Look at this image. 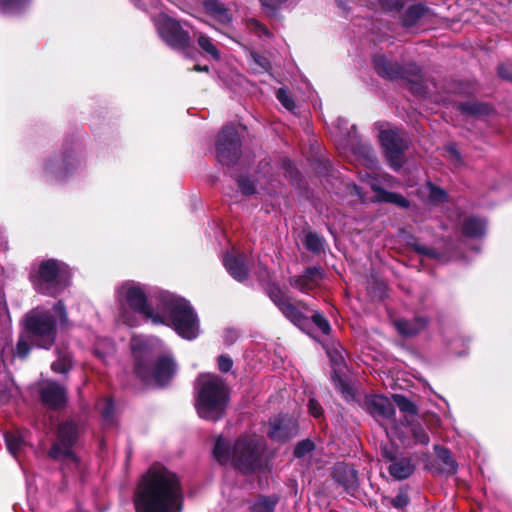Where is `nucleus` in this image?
<instances>
[{
	"instance_id": "54",
	"label": "nucleus",
	"mask_w": 512,
	"mask_h": 512,
	"mask_svg": "<svg viewBox=\"0 0 512 512\" xmlns=\"http://www.w3.org/2000/svg\"><path fill=\"white\" fill-rule=\"evenodd\" d=\"M334 142L338 150H340L341 152H346L348 143V139L346 137L335 135Z\"/></svg>"
},
{
	"instance_id": "13",
	"label": "nucleus",
	"mask_w": 512,
	"mask_h": 512,
	"mask_svg": "<svg viewBox=\"0 0 512 512\" xmlns=\"http://www.w3.org/2000/svg\"><path fill=\"white\" fill-rule=\"evenodd\" d=\"M298 425L296 421L288 416H277L270 421V438L275 441L284 442L296 436Z\"/></svg>"
},
{
	"instance_id": "52",
	"label": "nucleus",
	"mask_w": 512,
	"mask_h": 512,
	"mask_svg": "<svg viewBox=\"0 0 512 512\" xmlns=\"http://www.w3.org/2000/svg\"><path fill=\"white\" fill-rule=\"evenodd\" d=\"M288 0H260L263 7L269 10H276L278 9L282 4L286 3Z\"/></svg>"
},
{
	"instance_id": "61",
	"label": "nucleus",
	"mask_w": 512,
	"mask_h": 512,
	"mask_svg": "<svg viewBox=\"0 0 512 512\" xmlns=\"http://www.w3.org/2000/svg\"><path fill=\"white\" fill-rule=\"evenodd\" d=\"M7 358V348H4L2 351V360L5 362Z\"/></svg>"
},
{
	"instance_id": "39",
	"label": "nucleus",
	"mask_w": 512,
	"mask_h": 512,
	"mask_svg": "<svg viewBox=\"0 0 512 512\" xmlns=\"http://www.w3.org/2000/svg\"><path fill=\"white\" fill-rule=\"evenodd\" d=\"M276 97L284 108L290 112H294L296 108L295 102L284 88L278 89Z\"/></svg>"
},
{
	"instance_id": "35",
	"label": "nucleus",
	"mask_w": 512,
	"mask_h": 512,
	"mask_svg": "<svg viewBox=\"0 0 512 512\" xmlns=\"http://www.w3.org/2000/svg\"><path fill=\"white\" fill-rule=\"evenodd\" d=\"M384 499L389 500L391 506L398 510L405 509L410 503L408 493L404 489H400L398 494L394 498L389 499L388 497H385Z\"/></svg>"
},
{
	"instance_id": "60",
	"label": "nucleus",
	"mask_w": 512,
	"mask_h": 512,
	"mask_svg": "<svg viewBox=\"0 0 512 512\" xmlns=\"http://www.w3.org/2000/svg\"><path fill=\"white\" fill-rule=\"evenodd\" d=\"M194 70H196V71H208V67L207 66H205V67L195 66Z\"/></svg>"
},
{
	"instance_id": "17",
	"label": "nucleus",
	"mask_w": 512,
	"mask_h": 512,
	"mask_svg": "<svg viewBox=\"0 0 512 512\" xmlns=\"http://www.w3.org/2000/svg\"><path fill=\"white\" fill-rule=\"evenodd\" d=\"M366 408L377 419H392L395 409L393 403L384 396L374 395L366 400Z\"/></svg>"
},
{
	"instance_id": "34",
	"label": "nucleus",
	"mask_w": 512,
	"mask_h": 512,
	"mask_svg": "<svg viewBox=\"0 0 512 512\" xmlns=\"http://www.w3.org/2000/svg\"><path fill=\"white\" fill-rule=\"evenodd\" d=\"M393 400H394L395 404L397 405V407L402 412H405V413L411 414V415L417 414L416 406L407 397H405L403 395L396 394V395H393Z\"/></svg>"
},
{
	"instance_id": "57",
	"label": "nucleus",
	"mask_w": 512,
	"mask_h": 512,
	"mask_svg": "<svg viewBox=\"0 0 512 512\" xmlns=\"http://www.w3.org/2000/svg\"><path fill=\"white\" fill-rule=\"evenodd\" d=\"M347 188L351 193L357 195L361 201H365V197L362 195L360 188L356 184H347Z\"/></svg>"
},
{
	"instance_id": "36",
	"label": "nucleus",
	"mask_w": 512,
	"mask_h": 512,
	"mask_svg": "<svg viewBox=\"0 0 512 512\" xmlns=\"http://www.w3.org/2000/svg\"><path fill=\"white\" fill-rule=\"evenodd\" d=\"M460 110L465 114L480 115L488 112L486 105L476 102H465L460 104Z\"/></svg>"
},
{
	"instance_id": "18",
	"label": "nucleus",
	"mask_w": 512,
	"mask_h": 512,
	"mask_svg": "<svg viewBox=\"0 0 512 512\" xmlns=\"http://www.w3.org/2000/svg\"><path fill=\"white\" fill-rule=\"evenodd\" d=\"M41 398L51 408H61L66 403V390L59 384L48 381L41 388Z\"/></svg>"
},
{
	"instance_id": "38",
	"label": "nucleus",
	"mask_w": 512,
	"mask_h": 512,
	"mask_svg": "<svg viewBox=\"0 0 512 512\" xmlns=\"http://www.w3.org/2000/svg\"><path fill=\"white\" fill-rule=\"evenodd\" d=\"M99 410L102 415V418L107 423L113 422V412H114V404L111 399H104L99 404Z\"/></svg>"
},
{
	"instance_id": "12",
	"label": "nucleus",
	"mask_w": 512,
	"mask_h": 512,
	"mask_svg": "<svg viewBox=\"0 0 512 512\" xmlns=\"http://www.w3.org/2000/svg\"><path fill=\"white\" fill-rule=\"evenodd\" d=\"M80 160L74 155L57 156L45 163V173L55 181H62L80 166Z\"/></svg>"
},
{
	"instance_id": "33",
	"label": "nucleus",
	"mask_w": 512,
	"mask_h": 512,
	"mask_svg": "<svg viewBox=\"0 0 512 512\" xmlns=\"http://www.w3.org/2000/svg\"><path fill=\"white\" fill-rule=\"evenodd\" d=\"M305 246L309 251L319 253L323 250L324 239L316 233H308L305 237Z\"/></svg>"
},
{
	"instance_id": "27",
	"label": "nucleus",
	"mask_w": 512,
	"mask_h": 512,
	"mask_svg": "<svg viewBox=\"0 0 512 512\" xmlns=\"http://www.w3.org/2000/svg\"><path fill=\"white\" fill-rule=\"evenodd\" d=\"M73 366L72 355L66 349H57V360L51 365L54 372L60 374L68 373Z\"/></svg>"
},
{
	"instance_id": "15",
	"label": "nucleus",
	"mask_w": 512,
	"mask_h": 512,
	"mask_svg": "<svg viewBox=\"0 0 512 512\" xmlns=\"http://www.w3.org/2000/svg\"><path fill=\"white\" fill-rule=\"evenodd\" d=\"M269 297L286 318L294 324L301 323L303 318L302 313L290 302L285 292H283L279 287L271 286L269 289Z\"/></svg>"
},
{
	"instance_id": "32",
	"label": "nucleus",
	"mask_w": 512,
	"mask_h": 512,
	"mask_svg": "<svg viewBox=\"0 0 512 512\" xmlns=\"http://www.w3.org/2000/svg\"><path fill=\"white\" fill-rule=\"evenodd\" d=\"M434 450L437 458L440 460V463L444 466V469H446L449 472L455 471L456 462L453 459L449 450L442 446H435Z\"/></svg>"
},
{
	"instance_id": "62",
	"label": "nucleus",
	"mask_w": 512,
	"mask_h": 512,
	"mask_svg": "<svg viewBox=\"0 0 512 512\" xmlns=\"http://www.w3.org/2000/svg\"><path fill=\"white\" fill-rule=\"evenodd\" d=\"M345 123H346V122H345V120H343V119H338V120H337V128H338V129H340V128H341V125H342V124H345Z\"/></svg>"
},
{
	"instance_id": "22",
	"label": "nucleus",
	"mask_w": 512,
	"mask_h": 512,
	"mask_svg": "<svg viewBox=\"0 0 512 512\" xmlns=\"http://www.w3.org/2000/svg\"><path fill=\"white\" fill-rule=\"evenodd\" d=\"M433 14L430 9L423 5L417 4L411 6L403 17V25L407 28L413 27L414 25H425L431 20Z\"/></svg>"
},
{
	"instance_id": "21",
	"label": "nucleus",
	"mask_w": 512,
	"mask_h": 512,
	"mask_svg": "<svg viewBox=\"0 0 512 512\" xmlns=\"http://www.w3.org/2000/svg\"><path fill=\"white\" fill-rule=\"evenodd\" d=\"M374 66L377 73L384 78L393 80L404 77L403 68L383 55H376L374 57Z\"/></svg>"
},
{
	"instance_id": "48",
	"label": "nucleus",
	"mask_w": 512,
	"mask_h": 512,
	"mask_svg": "<svg viewBox=\"0 0 512 512\" xmlns=\"http://www.w3.org/2000/svg\"><path fill=\"white\" fill-rule=\"evenodd\" d=\"M446 152L449 160L456 166L461 164V156L454 145H448Z\"/></svg>"
},
{
	"instance_id": "53",
	"label": "nucleus",
	"mask_w": 512,
	"mask_h": 512,
	"mask_svg": "<svg viewBox=\"0 0 512 512\" xmlns=\"http://www.w3.org/2000/svg\"><path fill=\"white\" fill-rule=\"evenodd\" d=\"M308 409L314 417H320L322 415V407L314 399L309 400Z\"/></svg>"
},
{
	"instance_id": "7",
	"label": "nucleus",
	"mask_w": 512,
	"mask_h": 512,
	"mask_svg": "<svg viewBox=\"0 0 512 512\" xmlns=\"http://www.w3.org/2000/svg\"><path fill=\"white\" fill-rule=\"evenodd\" d=\"M26 327L37 346L48 349L55 340L56 319L48 311L33 310L26 317Z\"/></svg>"
},
{
	"instance_id": "40",
	"label": "nucleus",
	"mask_w": 512,
	"mask_h": 512,
	"mask_svg": "<svg viewBox=\"0 0 512 512\" xmlns=\"http://www.w3.org/2000/svg\"><path fill=\"white\" fill-rule=\"evenodd\" d=\"M312 321L313 323L319 328V330L323 333L328 335L331 331V326L328 320L324 317L323 314L319 312H315L312 315Z\"/></svg>"
},
{
	"instance_id": "4",
	"label": "nucleus",
	"mask_w": 512,
	"mask_h": 512,
	"mask_svg": "<svg viewBox=\"0 0 512 512\" xmlns=\"http://www.w3.org/2000/svg\"><path fill=\"white\" fill-rule=\"evenodd\" d=\"M263 452V442L254 435L239 437L233 446L219 436L213 448V456L220 464L230 465L244 474L263 467Z\"/></svg>"
},
{
	"instance_id": "14",
	"label": "nucleus",
	"mask_w": 512,
	"mask_h": 512,
	"mask_svg": "<svg viewBox=\"0 0 512 512\" xmlns=\"http://www.w3.org/2000/svg\"><path fill=\"white\" fill-rule=\"evenodd\" d=\"M383 456L390 461L387 469L394 479L404 480L413 474L415 463L411 457H399L387 449L383 450Z\"/></svg>"
},
{
	"instance_id": "46",
	"label": "nucleus",
	"mask_w": 512,
	"mask_h": 512,
	"mask_svg": "<svg viewBox=\"0 0 512 512\" xmlns=\"http://www.w3.org/2000/svg\"><path fill=\"white\" fill-rule=\"evenodd\" d=\"M379 3L386 11L399 10L403 6V0H379Z\"/></svg>"
},
{
	"instance_id": "24",
	"label": "nucleus",
	"mask_w": 512,
	"mask_h": 512,
	"mask_svg": "<svg viewBox=\"0 0 512 512\" xmlns=\"http://www.w3.org/2000/svg\"><path fill=\"white\" fill-rule=\"evenodd\" d=\"M419 197L422 201L430 204H439L447 199L446 192L440 187L435 186L431 182H427L418 190Z\"/></svg>"
},
{
	"instance_id": "3",
	"label": "nucleus",
	"mask_w": 512,
	"mask_h": 512,
	"mask_svg": "<svg viewBox=\"0 0 512 512\" xmlns=\"http://www.w3.org/2000/svg\"><path fill=\"white\" fill-rule=\"evenodd\" d=\"M161 342L142 336L131 339V349L135 359V373L146 383L158 386L166 384L176 373V364L171 357H157Z\"/></svg>"
},
{
	"instance_id": "6",
	"label": "nucleus",
	"mask_w": 512,
	"mask_h": 512,
	"mask_svg": "<svg viewBox=\"0 0 512 512\" xmlns=\"http://www.w3.org/2000/svg\"><path fill=\"white\" fill-rule=\"evenodd\" d=\"M72 273L67 264L56 259L43 261L33 276L35 290L43 295L56 297L71 283Z\"/></svg>"
},
{
	"instance_id": "56",
	"label": "nucleus",
	"mask_w": 512,
	"mask_h": 512,
	"mask_svg": "<svg viewBox=\"0 0 512 512\" xmlns=\"http://www.w3.org/2000/svg\"><path fill=\"white\" fill-rule=\"evenodd\" d=\"M333 380H334L336 386L339 388V390L344 395L350 394L348 387L345 385V383L336 374L333 376Z\"/></svg>"
},
{
	"instance_id": "1",
	"label": "nucleus",
	"mask_w": 512,
	"mask_h": 512,
	"mask_svg": "<svg viewBox=\"0 0 512 512\" xmlns=\"http://www.w3.org/2000/svg\"><path fill=\"white\" fill-rule=\"evenodd\" d=\"M115 295L119 305L118 321L129 327L139 325L140 315L153 324L172 327L186 340H193L200 333L198 316L183 297L161 291L148 301L144 286L135 281L120 284Z\"/></svg>"
},
{
	"instance_id": "49",
	"label": "nucleus",
	"mask_w": 512,
	"mask_h": 512,
	"mask_svg": "<svg viewBox=\"0 0 512 512\" xmlns=\"http://www.w3.org/2000/svg\"><path fill=\"white\" fill-rule=\"evenodd\" d=\"M53 312H54L55 316L58 317L59 322L61 324H64L67 322V314H66L65 306L61 301H59L58 303L55 304V306L53 307Z\"/></svg>"
},
{
	"instance_id": "31",
	"label": "nucleus",
	"mask_w": 512,
	"mask_h": 512,
	"mask_svg": "<svg viewBox=\"0 0 512 512\" xmlns=\"http://www.w3.org/2000/svg\"><path fill=\"white\" fill-rule=\"evenodd\" d=\"M197 42L199 47L212 59L219 60L220 59V51L213 43L212 39L204 34H199L197 38Z\"/></svg>"
},
{
	"instance_id": "42",
	"label": "nucleus",
	"mask_w": 512,
	"mask_h": 512,
	"mask_svg": "<svg viewBox=\"0 0 512 512\" xmlns=\"http://www.w3.org/2000/svg\"><path fill=\"white\" fill-rule=\"evenodd\" d=\"M314 449V443L310 440H303L297 444L294 455L298 458L303 457Z\"/></svg>"
},
{
	"instance_id": "59",
	"label": "nucleus",
	"mask_w": 512,
	"mask_h": 512,
	"mask_svg": "<svg viewBox=\"0 0 512 512\" xmlns=\"http://www.w3.org/2000/svg\"><path fill=\"white\" fill-rule=\"evenodd\" d=\"M416 251L420 254H425V255H429V256H434V254L432 253V251H430L429 249L425 248V247H421V246H417L416 247Z\"/></svg>"
},
{
	"instance_id": "10",
	"label": "nucleus",
	"mask_w": 512,
	"mask_h": 512,
	"mask_svg": "<svg viewBox=\"0 0 512 512\" xmlns=\"http://www.w3.org/2000/svg\"><path fill=\"white\" fill-rule=\"evenodd\" d=\"M240 138L233 126H226L219 133L216 144L218 161L228 167L239 159Z\"/></svg>"
},
{
	"instance_id": "55",
	"label": "nucleus",
	"mask_w": 512,
	"mask_h": 512,
	"mask_svg": "<svg viewBox=\"0 0 512 512\" xmlns=\"http://www.w3.org/2000/svg\"><path fill=\"white\" fill-rule=\"evenodd\" d=\"M106 342V346H107V351L106 352H101L99 350V348H95V354L100 357V358H105L106 354H109V353H113L114 352V346L112 344V342H110L109 340H105Z\"/></svg>"
},
{
	"instance_id": "30",
	"label": "nucleus",
	"mask_w": 512,
	"mask_h": 512,
	"mask_svg": "<svg viewBox=\"0 0 512 512\" xmlns=\"http://www.w3.org/2000/svg\"><path fill=\"white\" fill-rule=\"evenodd\" d=\"M277 502L276 496H260L252 502L250 509L252 512H273Z\"/></svg>"
},
{
	"instance_id": "50",
	"label": "nucleus",
	"mask_w": 512,
	"mask_h": 512,
	"mask_svg": "<svg viewBox=\"0 0 512 512\" xmlns=\"http://www.w3.org/2000/svg\"><path fill=\"white\" fill-rule=\"evenodd\" d=\"M499 76L512 81V63H503L498 67Z\"/></svg>"
},
{
	"instance_id": "26",
	"label": "nucleus",
	"mask_w": 512,
	"mask_h": 512,
	"mask_svg": "<svg viewBox=\"0 0 512 512\" xmlns=\"http://www.w3.org/2000/svg\"><path fill=\"white\" fill-rule=\"evenodd\" d=\"M462 231L468 237H482L486 232V221L474 216L468 217L463 221Z\"/></svg>"
},
{
	"instance_id": "51",
	"label": "nucleus",
	"mask_w": 512,
	"mask_h": 512,
	"mask_svg": "<svg viewBox=\"0 0 512 512\" xmlns=\"http://www.w3.org/2000/svg\"><path fill=\"white\" fill-rule=\"evenodd\" d=\"M232 366H233V361L231 360V358L224 356V355L219 356L218 367H219L220 371L228 372L231 370Z\"/></svg>"
},
{
	"instance_id": "63",
	"label": "nucleus",
	"mask_w": 512,
	"mask_h": 512,
	"mask_svg": "<svg viewBox=\"0 0 512 512\" xmlns=\"http://www.w3.org/2000/svg\"><path fill=\"white\" fill-rule=\"evenodd\" d=\"M5 399H6V396H5V395L0 396V401H5Z\"/></svg>"
},
{
	"instance_id": "19",
	"label": "nucleus",
	"mask_w": 512,
	"mask_h": 512,
	"mask_svg": "<svg viewBox=\"0 0 512 512\" xmlns=\"http://www.w3.org/2000/svg\"><path fill=\"white\" fill-rule=\"evenodd\" d=\"M324 272L321 268H308L303 275L290 279V285L302 292H308L314 289L322 280Z\"/></svg>"
},
{
	"instance_id": "29",
	"label": "nucleus",
	"mask_w": 512,
	"mask_h": 512,
	"mask_svg": "<svg viewBox=\"0 0 512 512\" xmlns=\"http://www.w3.org/2000/svg\"><path fill=\"white\" fill-rule=\"evenodd\" d=\"M31 0H1L0 10L5 15H15L22 12Z\"/></svg>"
},
{
	"instance_id": "9",
	"label": "nucleus",
	"mask_w": 512,
	"mask_h": 512,
	"mask_svg": "<svg viewBox=\"0 0 512 512\" xmlns=\"http://www.w3.org/2000/svg\"><path fill=\"white\" fill-rule=\"evenodd\" d=\"M77 438L78 427L73 421H66L60 424L57 440L52 445L49 456L56 460H72L76 462L72 447L76 443Z\"/></svg>"
},
{
	"instance_id": "45",
	"label": "nucleus",
	"mask_w": 512,
	"mask_h": 512,
	"mask_svg": "<svg viewBox=\"0 0 512 512\" xmlns=\"http://www.w3.org/2000/svg\"><path fill=\"white\" fill-rule=\"evenodd\" d=\"M241 192L245 195H250L255 192V185L248 179L239 178L237 179Z\"/></svg>"
},
{
	"instance_id": "44",
	"label": "nucleus",
	"mask_w": 512,
	"mask_h": 512,
	"mask_svg": "<svg viewBox=\"0 0 512 512\" xmlns=\"http://www.w3.org/2000/svg\"><path fill=\"white\" fill-rule=\"evenodd\" d=\"M30 351L28 339L25 336H20L17 342L15 356L19 358H25Z\"/></svg>"
},
{
	"instance_id": "41",
	"label": "nucleus",
	"mask_w": 512,
	"mask_h": 512,
	"mask_svg": "<svg viewBox=\"0 0 512 512\" xmlns=\"http://www.w3.org/2000/svg\"><path fill=\"white\" fill-rule=\"evenodd\" d=\"M383 200L386 202H390L396 204L399 207L407 208L409 206V201L402 195L392 192H386L384 194Z\"/></svg>"
},
{
	"instance_id": "2",
	"label": "nucleus",
	"mask_w": 512,
	"mask_h": 512,
	"mask_svg": "<svg viewBox=\"0 0 512 512\" xmlns=\"http://www.w3.org/2000/svg\"><path fill=\"white\" fill-rule=\"evenodd\" d=\"M134 505L136 512H182L179 478L165 467H151L138 484Z\"/></svg>"
},
{
	"instance_id": "28",
	"label": "nucleus",
	"mask_w": 512,
	"mask_h": 512,
	"mask_svg": "<svg viewBox=\"0 0 512 512\" xmlns=\"http://www.w3.org/2000/svg\"><path fill=\"white\" fill-rule=\"evenodd\" d=\"M5 441L9 452L15 457H17L18 453L21 452L26 445L25 438L20 432L5 434Z\"/></svg>"
},
{
	"instance_id": "37",
	"label": "nucleus",
	"mask_w": 512,
	"mask_h": 512,
	"mask_svg": "<svg viewBox=\"0 0 512 512\" xmlns=\"http://www.w3.org/2000/svg\"><path fill=\"white\" fill-rule=\"evenodd\" d=\"M406 429H408L409 432H411L415 443L423 445H427L429 443V436L427 432L424 430V428L421 427L420 425H413L411 427H406Z\"/></svg>"
},
{
	"instance_id": "8",
	"label": "nucleus",
	"mask_w": 512,
	"mask_h": 512,
	"mask_svg": "<svg viewBox=\"0 0 512 512\" xmlns=\"http://www.w3.org/2000/svg\"><path fill=\"white\" fill-rule=\"evenodd\" d=\"M154 24L162 40L170 47L180 50L189 46L190 36L176 20L161 13L154 18Z\"/></svg>"
},
{
	"instance_id": "47",
	"label": "nucleus",
	"mask_w": 512,
	"mask_h": 512,
	"mask_svg": "<svg viewBox=\"0 0 512 512\" xmlns=\"http://www.w3.org/2000/svg\"><path fill=\"white\" fill-rule=\"evenodd\" d=\"M10 322L9 312L5 301L0 298V327H7Z\"/></svg>"
},
{
	"instance_id": "58",
	"label": "nucleus",
	"mask_w": 512,
	"mask_h": 512,
	"mask_svg": "<svg viewBox=\"0 0 512 512\" xmlns=\"http://www.w3.org/2000/svg\"><path fill=\"white\" fill-rule=\"evenodd\" d=\"M237 337L236 332L234 330H227L225 333V339L227 342L232 343L233 340Z\"/></svg>"
},
{
	"instance_id": "20",
	"label": "nucleus",
	"mask_w": 512,
	"mask_h": 512,
	"mask_svg": "<svg viewBox=\"0 0 512 512\" xmlns=\"http://www.w3.org/2000/svg\"><path fill=\"white\" fill-rule=\"evenodd\" d=\"M333 478L347 491L354 490L358 486L357 471L353 467L344 463L335 465L333 469Z\"/></svg>"
},
{
	"instance_id": "16",
	"label": "nucleus",
	"mask_w": 512,
	"mask_h": 512,
	"mask_svg": "<svg viewBox=\"0 0 512 512\" xmlns=\"http://www.w3.org/2000/svg\"><path fill=\"white\" fill-rule=\"evenodd\" d=\"M223 264L229 274L237 281H244L248 276L247 257L235 251L227 252L223 257Z\"/></svg>"
},
{
	"instance_id": "5",
	"label": "nucleus",
	"mask_w": 512,
	"mask_h": 512,
	"mask_svg": "<svg viewBox=\"0 0 512 512\" xmlns=\"http://www.w3.org/2000/svg\"><path fill=\"white\" fill-rule=\"evenodd\" d=\"M195 408L202 419L216 422L224 417L229 402V390L224 380L215 374H201L196 380Z\"/></svg>"
},
{
	"instance_id": "11",
	"label": "nucleus",
	"mask_w": 512,
	"mask_h": 512,
	"mask_svg": "<svg viewBox=\"0 0 512 512\" xmlns=\"http://www.w3.org/2000/svg\"><path fill=\"white\" fill-rule=\"evenodd\" d=\"M379 138L385 157L391 168L395 171L400 169L402 165L403 152L408 147V143L404 139L403 133L393 129L383 130L381 131Z\"/></svg>"
},
{
	"instance_id": "23",
	"label": "nucleus",
	"mask_w": 512,
	"mask_h": 512,
	"mask_svg": "<svg viewBox=\"0 0 512 512\" xmlns=\"http://www.w3.org/2000/svg\"><path fill=\"white\" fill-rule=\"evenodd\" d=\"M427 321L417 317L413 320L397 319L394 321L395 328L403 336H414L425 328Z\"/></svg>"
},
{
	"instance_id": "64",
	"label": "nucleus",
	"mask_w": 512,
	"mask_h": 512,
	"mask_svg": "<svg viewBox=\"0 0 512 512\" xmlns=\"http://www.w3.org/2000/svg\"><path fill=\"white\" fill-rule=\"evenodd\" d=\"M398 437H399V439H400L401 443H403V444H405V443H406L403 439H401V437H400V436H398Z\"/></svg>"
},
{
	"instance_id": "25",
	"label": "nucleus",
	"mask_w": 512,
	"mask_h": 512,
	"mask_svg": "<svg viewBox=\"0 0 512 512\" xmlns=\"http://www.w3.org/2000/svg\"><path fill=\"white\" fill-rule=\"evenodd\" d=\"M205 11L219 24L227 25L231 21L228 10L216 0L204 1Z\"/></svg>"
},
{
	"instance_id": "43",
	"label": "nucleus",
	"mask_w": 512,
	"mask_h": 512,
	"mask_svg": "<svg viewBox=\"0 0 512 512\" xmlns=\"http://www.w3.org/2000/svg\"><path fill=\"white\" fill-rule=\"evenodd\" d=\"M359 153L363 156L364 163L370 168L376 165V158L372 151V149L367 145H362L359 147Z\"/></svg>"
}]
</instances>
